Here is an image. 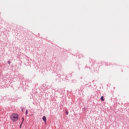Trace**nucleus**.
Masks as SVG:
<instances>
[{
  "label": "nucleus",
  "instance_id": "6e6552de",
  "mask_svg": "<svg viewBox=\"0 0 129 129\" xmlns=\"http://www.w3.org/2000/svg\"><path fill=\"white\" fill-rule=\"evenodd\" d=\"M66 114H67V115H68V114H69L68 111H66Z\"/></svg>",
  "mask_w": 129,
  "mask_h": 129
},
{
  "label": "nucleus",
  "instance_id": "0eeeda50",
  "mask_svg": "<svg viewBox=\"0 0 129 129\" xmlns=\"http://www.w3.org/2000/svg\"><path fill=\"white\" fill-rule=\"evenodd\" d=\"M8 63V64H11V61L10 60H9Z\"/></svg>",
  "mask_w": 129,
  "mask_h": 129
},
{
  "label": "nucleus",
  "instance_id": "423d86ee",
  "mask_svg": "<svg viewBox=\"0 0 129 129\" xmlns=\"http://www.w3.org/2000/svg\"><path fill=\"white\" fill-rule=\"evenodd\" d=\"M21 111H24V108L23 107L21 108Z\"/></svg>",
  "mask_w": 129,
  "mask_h": 129
},
{
  "label": "nucleus",
  "instance_id": "39448f33",
  "mask_svg": "<svg viewBox=\"0 0 129 129\" xmlns=\"http://www.w3.org/2000/svg\"><path fill=\"white\" fill-rule=\"evenodd\" d=\"M29 112V111H28V110H26V112H25V113H26V114L27 115V114H28V113Z\"/></svg>",
  "mask_w": 129,
  "mask_h": 129
},
{
  "label": "nucleus",
  "instance_id": "20e7f679",
  "mask_svg": "<svg viewBox=\"0 0 129 129\" xmlns=\"http://www.w3.org/2000/svg\"><path fill=\"white\" fill-rule=\"evenodd\" d=\"M100 99H101V100H102V101H104V97H103V96H102L101 97Z\"/></svg>",
  "mask_w": 129,
  "mask_h": 129
},
{
  "label": "nucleus",
  "instance_id": "f257e3e1",
  "mask_svg": "<svg viewBox=\"0 0 129 129\" xmlns=\"http://www.w3.org/2000/svg\"><path fill=\"white\" fill-rule=\"evenodd\" d=\"M11 118L13 122H15V121H17L19 119V115L17 113H13L11 116Z\"/></svg>",
  "mask_w": 129,
  "mask_h": 129
},
{
  "label": "nucleus",
  "instance_id": "f03ea898",
  "mask_svg": "<svg viewBox=\"0 0 129 129\" xmlns=\"http://www.w3.org/2000/svg\"><path fill=\"white\" fill-rule=\"evenodd\" d=\"M42 119H43V121H44V122L46 123V122H47V119L46 118V116H43L42 117Z\"/></svg>",
  "mask_w": 129,
  "mask_h": 129
},
{
  "label": "nucleus",
  "instance_id": "7ed1b4c3",
  "mask_svg": "<svg viewBox=\"0 0 129 129\" xmlns=\"http://www.w3.org/2000/svg\"><path fill=\"white\" fill-rule=\"evenodd\" d=\"M22 122L20 125V128H21L22 127V124L23 123V122H24V117H22Z\"/></svg>",
  "mask_w": 129,
  "mask_h": 129
}]
</instances>
